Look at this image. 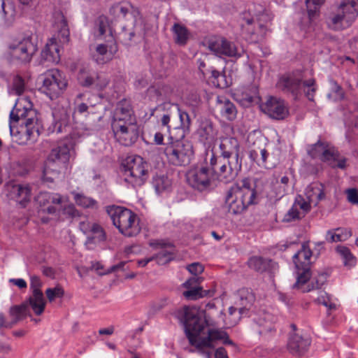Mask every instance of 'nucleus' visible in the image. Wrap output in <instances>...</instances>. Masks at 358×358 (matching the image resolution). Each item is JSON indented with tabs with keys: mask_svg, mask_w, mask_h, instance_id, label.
<instances>
[{
	"mask_svg": "<svg viewBox=\"0 0 358 358\" xmlns=\"http://www.w3.org/2000/svg\"><path fill=\"white\" fill-rule=\"evenodd\" d=\"M190 129H185L182 126L171 127L168 131L169 134L168 142L189 141L185 139V136L189 132Z\"/></svg>",
	"mask_w": 358,
	"mask_h": 358,
	"instance_id": "46",
	"label": "nucleus"
},
{
	"mask_svg": "<svg viewBox=\"0 0 358 358\" xmlns=\"http://www.w3.org/2000/svg\"><path fill=\"white\" fill-rule=\"evenodd\" d=\"M152 184L156 193L159 194L171 188V181L165 175H156L152 178Z\"/></svg>",
	"mask_w": 358,
	"mask_h": 358,
	"instance_id": "39",
	"label": "nucleus"
},
{
	"mask_svg": "<svg viewBox=\"0 0 358 358\" xmlns=\"http://www.w3.org/2000/svg\"><path fill=\"white\" fill-rule=\"evenodd\" d=\"M150 245L155 248H160L162 250L152 256L159 264H165L174 258V245L170 242L163 240H156L150 243Z\"/></svg>",
	"mask_w": 358,
	"mask_h": 358,
	"instance_id": "24",
	"label": "nucleus"
},
{
	"mask_svg": "<svg viewBox=\"0 0 358 358\" xmlns=\"http://www.w3.org/2000/svg\"><path fill=\"white\" fill-rule=\"evenodd\" d=\"M182 295L187 300H197L203 297H211L214 295L215 291L212 289H203L201 287H185Z\"/></svg>",
	"mask_w": 358,
	"mask_h": 358,
	"instance_id": "35",
	"label": "nucleus"
},
{
	"mask_svg": "<svg viewBox=\"0 0 358 358\" xmlns=\"http://www.w3.org/2000/svg\"><path fill=\"white\" fill-rule=\"evenodd\" d=\"M348 201L352 204H358V191L351 188L346 190Z\"/></svg>",
	"mask_w": 358,
	"mask_h": 358,
	"instance_id": "64",
	"label": "nucleus"
},
{
	"mask_svg": "<svg viewBox=\"0 0 358 358\" xmlns=\"http://www.w3.org/2000/svg\"><path fill=\"white\" fill-rule=\"evenodd\" d=\"M208 48L215 55L222 57L239 58L242 56L243 51H238L235 44L226 38H218L210 39L208 42Z\"/></svg>",
	"mask_w": 358,
	"mask_h": 358,
	"instance_id": "15",
	"label": "nucleus"
},
{
	"mask_svg": "<svg viewBox=\"0 0 358 358\" xmlns=\"http://www.w3.org/2000/svg\"><path fill=\"white\" fill-rule=\"evenodd\" d=\"M260 107L265 114L275 120H284L289 115V109L285 101L275 97H269Z\"/></svg>",
	"mask_w": 358,
	"mask_h": 358,
	"instance_id": "19",
	"label": "nucleus"
},
{
	"mask_svg": "<svg viewBox=\"0 0 358 358\" xmlns=\"http://www.w3.org/2000/svg\"><path fill=\"white\" fill-rule=\"evenodd\" d=\"M207 332L212 343L215 341L222 340L224 336H226V331L220 329H208Z\"/></svg>",
	"mask_w": 358,
	"mask_h": 358,
	"instance_id": "61",
	"label": "nucleus"
},
{
	"mask_svg": "<svg viewBox=\"0 0 358 358\" xmlns=\"http://www.w3.org/2000/svg\"><path fill=\"white\" fill-rule=\"evenodd\" d=\"M106 234L102 227L98 224H93L90 228V234L87 236V243H96L103 241Z\"/></svg>",
	"mask_w": 358,
	"mask_h": 358,
	"instance_id": "44",
	"label": "nucleus"
},
{
	"mask_svg": "<svg viewBox=\"0 0 358 358\" xmlns=\"http://www.w3.org/2000/svg\"><path fill=\"white\" fill-rule=\"evenodd\" d=\"M312 158L320 157V160L327 163L332 169H345L347 167L348 159L341 156L337 148L321 141L311 145L308 150Z\"/></svg>",
	"mask_w": 358,
	"mask_h": 358,
	"instance_id": "9",
	"label": "nucleus"
},
{
	"mask_svg": "<svg viewBox=\"0 0 358 358\" xmlns=\"http://www.w3.org/2000/svg\"><path fill=\"white\" fill-rule=\"evenodd\" d=\"M210 166L213 169L217 184L219 182L227 184L234 181L242 169V162L233 159H217L215 152L211 150Z\"/></svg>",
	"mask_w": 358,
	"mask_h": 358,
	"instance_id": "8",
	"label": "nucleus"
},
{
	"mask_svg": "<svg viewBox=\"0 0 358 358\" xmlns=\"http://www.w3.org/2000/svg\"><path fill=\"white\" fill-rule=\"evenodd\" d=\"M358 16V1L343 0L326 17L327 27L334 31L350 27Z\"/></svg>",
	"mask_w": 358,
	"mask_h": 358,
	"instance_id": "4",
	"label": "nucleus"
},
{
	"mask_svg": "<svg viewBox=\"0 0 358 358\" xmlns=\"http://www.w3.org/2000/svg\"><path fill=\"white\" fill-rule=\"evenodd\" d=\"M124 181L136 188L141 187L149 177V164L138 156H129L122 162Z\"/></svg>",
	"mask_w": 358,
	"mask_h": 358,
	"instance_id": "6",
	"label": "nucleus"
},
{
	"mask_svg": "<svg viewBox=\"0 0 358 358\" xmlns=\"http://www.w3.org/2000/svg\"><path fill=\"white\" fill-rule=\"evenodd\" d=\"M162 149L167 162L173 166H187L194 157L193 145L190 141L168 142Z\"/></svg>",
	"mask_w": 358,
	"mask_h": 358,
	"instance_id": "7",
	"label": "nucleus"
},
{
	"mask_svg": "<svg viewBox=\"0 0 358 358\" xmlns=\"http://www.w3.org/2000/svg\"><path fill=\"white\" fill-rule=\"evenodd\" d=\"M175 316L183 324L189 343H193L194 336H199L206 328L204 314L194 307L184 306L175 313Z\"/></svg>",
	"mask_w": 358,
	"mask_h": 358,
	"instance_id": "5",
	"label": "nucleus"
},
{
	"mask_svg": "<svg viewBox=\"0 0 358 358\" xmlns=\"http://www.w3.org/2000/svg\"><path fill=\"white\" fill-rule=\"evenodd\" d=\"M74 200L77 205L85 208H92L97 209L98 208V203L97 201L89 196L84 195L80 193L73 194Z\"/></svg>",
	"mask_w": 358,
	"mask_h": 358,
	"instance_id": "45",
	"label": "nucleus"
},
{
	"mask_svg": "<svg viewBox=\"0 0 358 358\" xmlns=\"http://www.w3.org/2000/svg\"><path fill=\"white\" fill-rule=\"evenodd\" d=\"M188 271L194 276H198L199 274L203 271V266L199 262L192 263L187 266Z\"/></svg>",
	"mask_w": 358,
	"mask_h": 358,
	"instance_id": "63",
	"label": "nucleus"
},
{
	"mask_svg": "<svg viewBox=\"0 0 358 358\" xmlns=\"http://www.w3.org/2000/svg\"><path fill=\"white\" fill-rule=\"evenodd\" d=\"M327 280V275L324 273H320L318 275L317 277L314 278L311 282L308 285H307L306 287V284L304 283L303 285H300L299 287H294V285H293L294 288L301 289L303 292H308L311 290L320 289L321 287L324 284V282Z\"/></svg>",
	"mask_w": 358,
	"mask_h": 358,
	"instance_id": "43",
	"label": "nucleus"
},
{
	"mask_svg": "<svg viewBox=\"0 0 358 358\" xmlns=\"http://www.w3.org/2000/svg\"><path fill=\"white\" fill-rule=\"evenodd\" d=\"M9 49L13 60L22 64L29 63L38 50L36 36L30 34L17 39L9 45Z\"/></svg>",
	"mask_w": 358,
	"mask_h": 358,
	"instance_id": "12",
	"label": "nucleus"
},
{
	"mask_svg": "<svg viewBox=\"0 0 358 358\" xmlns=\"http://www.w3.org/2000/svg\"><path fill=\"white\" fill-rule=\"evenodd\" d=\"M350 236V232L347 229L337 228L327 232L326 241L329 243L340 242L345 241Z\"/></svg>",
	"mask_w": 358,
	"mask_h": 358,
	"instance_id": "41",
	"label": "nucleus"
},
{
	"mask_svg": "<svg viewBox=\"0 0 358 358\" xmlns=\"http://www.w3.org/2000/svg\"><path fill=\"white\" fill-rule=\"evenodd\" d=\"M196 135L198 141L203 145H210L217 136V131L213 121L206 117L197 119Z\"/></svg>",
	"mask_w": 358,
	"mask_h": 358,
	"instance_id": "20",
	"label": "nucleus"
},
{
	"mask_svg": "<svg viewBox=\"0 0 358 358\" xmlns=\"http://www.w3.org/2000/svg\"><path fill=\"white\" fill-rule=\"evenodd\" d=\"M302 76L299 73H289L282 75L277 83V87L285 94H290L296 99L302 90Z\"/></svg>",
	"mask_w": 358,
	"mask_h": 358,
	"instance_id": "16",
	"label": "nucleus"
},
{
	"mask_svg": "<svg viewBox=\"0 0 358 358\" xmlns=\"http://www.w3.org/2000/svg\"><path fill=\"white\" fill-rule=\"evenodd\" d=\"M304 215H301V213L297 210L296 206L294 204L291 208L287 211L283 217V222H291L297 220L301 219Z\"/></svg>",
	"mask_w": 358,
	"mask_h": 358,
	"instance_id": "53",
	"label": "nucleus"
},
{
	"mask_svg": "<svg viewBox=\"0 0 358 358\" xmlns=\"http://www.w3.org/2000/svg\"><path fill=\"white\" fill-rule=\"evenodd\" d=\"M94 32L96 37H102L107 32L109 33V37L114 40L113 32L109 27L108 18L104 15H101L96 18L94 22Z\"/></svg>",
	"mask_w": 358,
	"mask_h": 358,
	"instance_id": "36",
	"label": "nucleus"
},
{
	"mask_svg": "<svg viewBox=\"0 0 358 358\" xmlns=\"http://www.w3.org/2000/svg\"><path fill=\"white\" fill-rule=\"evenodd\" d=\"M96 52L93 58L97 64H102L110 60L114 54L117 51V45H110L109 49L106 44H99L96 47Z\"/></svg>",
	"mask_w": 358,
	"mask_h": 358,
	"instance_id": "31",
	"label": "nucleus"
},
{
	"mask_svg": "<svg viewBox=\"0 0 358 358\" xmlns=\"http://www.w3.org/2000/svg\"><path fill=\"white\" fill-rule=\"evenodd\" d=\"M312 255L313 252L307 243H303L301 250L294 255L293 262L297 270V278L294 287H299L300 285L307 283L310 278V259Z\"/></svg>",
	"mask_w": 358,
	"mask_h": 358,
	"instance_id": "13",
	"label": "nucleus"
},
{
	"mask_svg": "<svg viewBox=\"0 0 358 358\" xmlns=\"http://www.w3.org/2000/svg\"><path fill=\"white\" fill-rule=\"evenodd\" d=\"M42 282L40 278L36 275L31 277L30 289L31 294L27 301L22 304H26V308L29 310L31 308L34 313L37 315H41L45 308L46 301L43 294L41 290Z\"/></svg>",
	"mask_w": 358,
	"mask_h": 358,
	"instance_id": "14",
	"label": "nucleus"
},
{
	"mask_svg": "<svg viewBox=\"0 0 358 358\" xmlns=\"http://www.w3.org/2000/svg\"><path fill=\"white\" fill-rule=\"evenodd\" d=\"M336 251L341 255L345 266H352L355 264L356 259L348 248L338 245L336 248Z\"/></svg>",
	"mask_w": 358,
	"mask_h": 358,
	"instance_id": "50",
	"label": "nucleus"
},
{
	"mask_svg": "<svg viewBox=\"0 0 358 358\" xmlns=\"http://www.w3.org/2000/svg\"><path fill=\"white\" fill-rule=\"evenodd\" d=\"M276 320L277 318L273 315L265 313L255 321L253 329L260 336L268 338L275 332V323Z\"/></svg>",
	"mask_w": 358,
	"mask_h": 358,
	"instance_id": "23",
	"label": "nucleus"
},
{
	"mask_svg": "<svg viewBox=\"0 0 358 358\" xmlns=\"http://www.w3.org/2000/svg\"><path fill=\"white\" fill-rule=\"evenodd\" d=\"M72 148L73 143L71 139H64L59 142L57 145L52 149L47 162L62 169L66 167Z\"/></svg>",
	"mask_w": 358,
	"mask_h": 358,
	"instance_id": "17",
	"label": "nucleus"
},
{
	"mask_svg": "<svg viewBox=\"0 0 358 358\" xmlns=\"http://www.w3.org/2000/svg\"><path fill=\"white\" fill-rule=\"evenodd\" d=\"M45 294L48 300L52 302L56 298H62L64 296V291L60 286H57L54 288L47 289Z\"/></svg>",
	"mask_w": 358,
	"mask_h": 358,
	"instance_id": "55",
	"label": "nucleus"
},
{
	"mask_svg": "<svg viewBox=\"0 0 358 358\" xmlns=\"http://www.w3.org/2000/svg\"><path fill=\"white\" fill-rule=\"evenodd\" d=\"M110 13L117 18H125L127 15H131L136 18L140 14L138 10L128 2L114 5L110 9Z\"/></svg>",
	"mask_w": 358,
	"mask_h": 358,
	"instance_id": "34",
	"label": "nucleus"
},
{
	"mask_svg": "<svg viewBox=\"0 0 358 358\" xmlns=\"http://www.w3.org/2000/svg\"><path fill=\"white\" fill-rule=\"evenodd\" d=\"M219 155L215 153L217 159H233L242 162L240 157V144L237 138L225 137L220 140L219 144Z\"/></svg>",
	"mask_w": 358,
	"mask_h": 358,
	"instance_id": "18",
	"label": "nucleus"
},
{
	"mask_svg": "<svg viewBox=\"0 0 358 358\" xmlns=\"http://www.w3.org/2000/svg\"><path fill=\"white\" fill-rule=\"evenodd\" d=\"M172 31L176 43L182 45L187 43L189 34L185 26L178 23H175L172 27Z\"/></svg>",
	"mask_w": 358,
	"mask_h": 358,
	"instance_id": "42",
	"label": "nucleus"
},
{
	"mask_svg": "<svg viewBox=\"0 0 358 358\" xmlns=\"http://www.w3.org/2000/svg\"><path fill=\"white\" fill-rule=\"evenodd\" d=\"M176 109L178 115L180 119V126H182L185 129H190L192 125V120L187 112L182 109L178 104L172 106Z\"/></svg>",
	"mask_w": 358,
	"mask_h": 358,
	"instance_id": "51",
	"label": "nucleus"
},
{
	"mask_svg": "<svg viewBox=\"0 0 358 358\" xmlns=\"http://www.w3.org/2000/svg\"><path fill=\"white\" fill-rule=\"evenodd\" d=\"M119 142L124 146L134 143L138 138V129L136 123L113 126Z\"/></svg>",
	"mask_w": 358,
	"mask_h": 358,
	"instance_id": "21",
	"label": "nucleus"
},
{
	"mask_svg": "<svg viewBox=\"0 0 358 358\" xmlns=\"http://www.w3.org/2000/svg\"><path fill=\"white\" fill-rule=\"evenodd\" d=\"M13 192L17 201L24 207L31 197V189L29 187L22 185H15L13 187Z\"/></svg>",
	"mask_w": 358,
	"mask_h": 358,
	"instance_id": "40",
	"label": "nucleus"
},
{
	"mask_svg": "<svg viewBox=\"0 0 358 358\" xmlns=\"http://www.w3.org/2000/svg\"><path fill=\"white\" fill-rule=\"evenodd\" d=\"M235 96L236 100L244 107H248L253 103H257L260 99L258 88L255 85L249 86L243 91H237L235 93Z\"/></svg>",
	"mask_w": 358,
	"mask_h": 358,
	"instance_id": "28",
	"label": "nucleus"
},
{
	"mask_svg": "<svg viewBox=\"0 0 358 358\" xmlns=\"http://www.w3.org/2000/svg\"><path fill=\"white\" fill-rule=\"evenodd\" d=\"M313 195L317 196V201H321L325 198V194L324 192V186L322 183L314 184L311 187V189L308 192V197H311Z\"/></svg>",
	"mask_w": 358,
	"mask_h": 358,
	"instance_id": "54",
	"label": "nucleus"
},
{
	"mask_svg": "<svg viewBox=\"0 0 358 358\" xmlns=\"http://www.w3.org/2000/svg\"><path fill=\"white\" fill-rule=\"evenodd\" d=\"M141 27L138 29L136 26H134L133 28L129 29L124 26L122 31L118 34V38L122 43L129 45L135 38H141Z\"/></svg>",
	"mask_w": 358,
	"mask_h": 358,
	"instance_id": "37",
	"label": "nucleus"
},
{
	"mask_svg": "<svg viewBox=\"0 0 358 358\" xmlns=\"http://www.w3.org/2000/svg\"><path fill=\"white\" fill-rule=\"evenodd\" d=\"M106 211L113 224L119 232L127 237L138 235L141 228L137 215L125 207L112 205L106 207Z\"/></svg>",
	"mask_w": 358,
	"mask_h": 358,
	"instance_id": "3",
	"label": "nucleus"
},
{
	"mask_svg": "<svg viewBox=\"0 0 358 358\" xmlns=\"http://www.w3.org/2000/svg\"><path fill=\"white\" fill-rule=\"evenodd\" d=\"M198 336H194V341H192L193 343H190L192 345L195 346L196 349L200 348H213L214 345L212 343L210 338L208 336L206 337H201L199 338H196Z\"/></svg>",
	"mask_w": 358,
	"mask_h": 358,
	"instance_id": "52",
	"label": "nucleus"
},
{
	"mask_svg": "<svg viewBox=\"0 0 358 358\" xmlns=\"http://www.w3.org/2000/svg\"><path fill=\"white\" fill-rule=\"evenodd\" d=\"M302 89L306 97L310 101H314L315 92L317 90L315 80L310 78L302 81Z\"/></svg>",
	"mask_w": 358,
	"mask_h": 358,
	"instance_id": "48",
	"label": "nucleus"
},
{
	"mask_svg": "<svg viewBox=\"0 0 358 358\" xmlns=\"http://www.w3.org/2000/svg\"><path fill=\"white\" fill-rule=\"evenodd\" d=\"M187 181L193 189L203 192L215 189L217 182L210 166V161L206 159V164L189 171L187 174Z\"/></svg>",
	"mask_w": 358,
	"mask_h": 358,
	"instance_id": "10",
	"label": "nucleus"
},
{
	"mask_svg": "<svg viewBox=\"0 0 358 358\" xmlns=\"http://www.w3.org/2000/svg\"><path fill=\"white\" fill-rule=\"evenodd\" d=\"M256 182L248 178L231 186L225 196V205L229 213L233 215L242 213L250 205L258 203L259 195Z\"/></svg>",
	"mask_w": 358,
	"mask_h": 358,
	"instance_id": "2",
	"label": "nucleus"
},
{
	"mask_svg": "<svg viewBox=\"0 0 358 358\" xmlns=\"http://www.w3.org/2000/svg\"><path fill=\"white\" fill-rule=\"evenodd\" d=\"M248 266L259 273L272 272L275 270L277 264L271 259L259 256H254L249 259Z\"/></svg>",
	"mask_w": 358,
	"mask_h": 358,
	"instance_id": "29",
	"label": "nucleus"
},
{
	"mask_svg": "<svg viewBox=\"0 0 358 358\" xmlns=\"http://www.w3.org/2000/svg\"><path fill=\"white\" fill-rule=\"evenodd\" d=\"M60 211L64 215L69 217H75L79 216V212L73 204H68L61 206Z\"/></svg>",
	"mask_w": 358,
	"mask_h": 358,
	"instance_id": "59",
	"label": "nucleus"
},
{
	"mask_svg": "<svg viewBox=\"0 0 358 358\" xmlns=\"http://www.w3.org/2000/svg\"><path fill=\"white\" fill-rule=\"evenodd\" d=\"M11 322H6L2 314H0V328H12L18 322L23 320L27 316H31L30 310L26 308V304L13 306L10 308Z\"/></svg>",
	"mask_w": 358,
	"mask_h": 358,
	"instance_id": "26",
	"label": "nucleus"
},
{
	"mask_svg": "<svg viewBox=\"0 0 358 358\" xmlns=\"http://www.w3.org/2000/svg\"><path fill=\"white\" fill-rule=\"evenodd\" d=\"M114 123L113 126L136 123V118L129 101H120L116 106L114 113Z\"/></svg>",
	"mask_w": 358,
	"mask_h": 358,
	"instance_id": "22",
	"label": "nucleus"
},
{
	"mask_svg": "<svg viewBox=\"0 0 358 358\" xmlns=\"http://www.w3.org/2000/svg\"><path fill=\"white\" fill-rule=\"evenodd\" d=\"M10 133L19 145L35 141L40 135L36 111L26 98H19L10 113Z\"/></svg>",
	"mask_w": 358,
	"mask_h": 358,
	"instance_id": "1",
	"label": "nucleus"
},
{
	"mask_svg": "<svg viewBox=\"0 0 358 358\" xmlns=\"http://www.w3.org/2000/svg\"><path fill=\"white\" fill-rule=\"evenodd\" d=\"M211 75L208 76V80L215 87L221 89H225L228 87L231 81L227 78L224 72L214 70H210Z\"/></svg>",
	"mask_w": 358,
	"mask_h": 358,
	"instance_id": "38",
	"label": "nucleus"
},
{
	"mask_svg": "<svg viewBox=\"0 0 358 358\" xmlns=\"http://www.w3.org/2000/svg\"><path fill=\"white\" fill-rule=\"evenodd\" d=\"M253 18L252 17H243V22L241 24L242 34H248L252 35L254 34L253 29L250 27L253 24Z\"/></svg>",
	"mask_w": 358,
	"mask_h": 358,
	"instance_id": "57",
	"label": "nucleus"
},
{
	"mask_svg": "<svg viewBox=\"0 0 358 358\" xmlns=\"http://www.w3.org/2000/svg\"><path fill=\"white\" fill-rule=\"evenodd\" d=\"M40 79L43 83L41 91L51 100L62 94L68 85L65 76L57 69L47 71L41 76Z\"/></svg>",
	"mask_w": 358,
	"mask_h": 358,
	"instance_id": "11",
	"label": "nucleus"
},
{
	"mask_svg": "<svg viewBox=\"0 0 358 358\" xmlns=\"http://www.w3.org/2000/svg\"><path fill=\"white\" fill-rule=\"evenodd\" d=\"M310 345V341L308 338H304L296 334L292 335L287 343V348L289 352L296 356H301L307 350Z\"/></svg>",
	"mask_w": 358,
	"mask_h": 358,
	"instance_id": "30",
	"label": "nucleus"
},
{
	"mask_svg": "<svg viewBox=\"0 0 358 358\" xmlns=\"http://www.w3.org/2000/svg\"><path fill=\"white\" fill-rule=\"evenodd\" d=\"M61 169L46 162L43 173V180L47 182H54L55 179L58 177Z\"/></svg>",
	"mask_w": 358,
	"mask_h": 358,
	"instance_id": "47",
	"label": "nucleus"
},
{
	"mask_svg": "<svg viewBox=\"0 0 358 358\" xmlns=\"http://www.w3.org/2000/svg\"><path fill=\"white\" fill-rule=\"evenodd\" d=\"M41 58L48 62L57 63L60 59L59 45L55 38H51L41 52Z\"/></svg>",
	"mask_w": 358,
	"mask_h": 358,
	"instance_id": "32",
	"label": "nucleus"
},
{
	"mask_svg": "<svg viewBox=\"0 0 358 358\" xmlns=\"http://www.w3.org/2000/svg\"><path fill=\"white\" fill-rule=\"evenodd\" d=\"M324 2V0H306L307 14L303 13L299 22L302 29L306 30L310 27Z\"/></svg>",
	"mask_w": 358,
	"mask_h": 358,
	"instance_id": "27",
	"label": "nucleus"
},
{
	"mask_svg": "<svg viewBox=\"0 0 358 358\" xmlns=\"http://www.w3.org/2000/svg\"><path fill=\"white\" fill-rule=\"evenodd\" d=\"M208 57L206 55L196 59V65L199 73L202 75L203 78L208 79V76L211 75L210 70H214L215 68L208 65Z\"/></svg>",
	"mask_w": 358,
	"mask_h": 358,
	"instance_id": "49",
	"label": "nucleus"
},
{
	"mask_svg": "<svg viewBox=\"0 0 358 358\" xmlns=\"http://www.w3.org/2000/svg\"><path fill=\"white\" fill-rule=\"evenodd\" d=\"M255 301V296L252 290L248 288L240 289L237 292L236 304L238 306V319L242 315H247Z\"/></svg>",
	"mask_w": 358,
	"mask_h": 358,
	"instance_id": "25",
	"label": "nucleus"
},
{
	"mask_svg": "<svg viewBox=\"0 0 358 358\" xmlns=\"http://www.w3.org/2000/svg\"><path fill=\"white\" fill-rule=\"evenodd\" d=\"M59 37L62 43H67L69 38V30L66 20L62 17L61 28L59 31Z\"/></svg>",
	"mask_w": 358,
	"mask_h": 358,
	"instance_id": "56",
	"label": "nucleus"
},
{
	"mask_svg": "<svg viewBox=\"0 0 358 358\" xmlns=\"http://www.w3.org/2000/svg\"><path fill=\"white\" fill-rule=\"evenodd\" d=\"M217 107L220 110L222 116L227 120L231 121L236 117V108L228 99L223 96H217Z\"/></svg>",
	"mask_w": 358,
	"mask_h": 358,
	"instance_id": "33",
	"label": "nucleus"
},
{
	"mask_svg": "<svg viewBox=\"0 0 358 358\" xmlns=\"http://www.w3.org/2000/svg\"><path fill=\"white\" fill-rule=\"evenodd\" d=\"M294 206H296V208L298 210L300 209L303 211V215L304 213L308 212L310 208V206L309 203L305 201V199L300 195L297 196L295 199V201L293 203Z\"/></svg>",
	"mask_w": 358,
	"mask_h": 358,
	"instance_id": "60",
	"label": "nucleus"
},
{
	"mask_svg": "<svg viewBox=\"0 0 358 358\" xmlns=\"http://www.w3.org/2000/svg\"><path fill=\"white\" fill-rule=\"evenodd\" d=\"M13 90L17 95L22 94L24 91V82L20 76H16L13 78Z\"/></svg>",
	"mask_w": 358,
	"mask_h": 358,
	"instance_id": "58",
	"label": "nucleus"
},
{
	"mask_svg": "<svg viewBox=\"0 0 358 358\" xmlns=\"http://www.w3.org/2000/svg\"><path fill=\"white\" fill-rule=\"evenodd\" d=\"M41 197H43L44 200H46L48 203L52 204L61 205L63 201L62 196L58 194L47 193L43 194Z\"/></svg>",
	"mask_w": 358,
	"mask_h": 358,
	"instance_id": "62",
	"label": "nucleus"
}]
</instances>
